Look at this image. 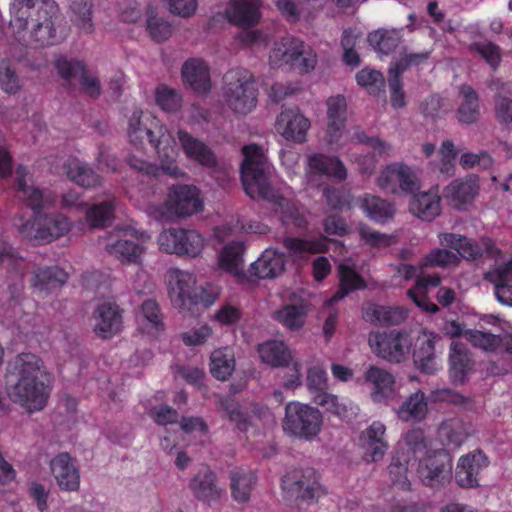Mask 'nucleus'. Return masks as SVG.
<instances>
[{
    "instance_id": "nucleus-43",
    "label": "nucleus",
    "mask_w": 512,
    "mask_h": 512,
    "mask_svg": "<svg viewBox=\"0 0 512 512\" xmlns=\"http://www.w3.org/2000/svg\"><path fill=\"white\" fill-rule=\"evenodd\" d=\"M339 288L330 298V302H337L356 290L367 287L364 278L351 266L341 264L338 267Z\"/></svg>"
},
{
    "instance_id": "nucleus-23",
    "label": "nucleus",
    "mask_w": 512,
    "mask_h": 512,
    "mask_svg": "<svg viewBox=\"0 0 512 512\" xmlns=\"http://www.w3.org/2000/svg\"><path fill=\"white\" fill-rule=\"evenodd\" d=\"M327 129L328 144L337 145L342 138L347 120V103L343 95L331 96L327 99Z\"/></svg>"
},
{
    "instance_id": "nucleus-64",
    "label": "nucleus",
    "mask_w": 512,
    "mask_h": 512,
    "mask_svg": "<svg viewBox=\"0 0 512 512\" xmlns=\"http://www.w3.org/2000/svg\"><path fill=\"white\" fill-rule=\"evenodd\" d=\"M470 50L478 53L493 70H496L502 61L501 49L493 42H474L470 45Z\"/></svg>"
},
{
    "instance_id": "nucleus-59",
    "label": "nucleus",
    "mask_w": 512,
    "mask_h": 512,
    "mask_svg": "<svg viewBox=\"0 0 512 512\" xmlns=\"http://www.w3.org/2000/svg\"><path fill=\"white\" fill-rule=\"evenodd\" d=\"M147 30L150 37L157 42L167 40L172 33L170 23L154 14L152 7H148L147 10Z\"/></svg>"
},
{
    "instance_id": "nucleus-63",
    "label": "nucleus",
    "mask_w": 512,
    "mask_h": 512,
    "mask_svg": "<svg viewBox=\"0 0 512 512\" xmlns=\"http://www.w3.org/2000/svg\"><path fill=\"white\" fill-rule=\"evenodd\" d=\"M432 51H422L419 53H407L403 55L399 60L390 64V73H395L402 77V74L410 69L411 67L420 66L428 61Z\"/></svg>"
},
{
    "instance_id": "nucleus-15",
    "label": "nucleus",
    "mask_w": 512,
    "mask_h": 512,
    "mask_svg": "<svg viewBox=\"0 0 512 512\" xmlns=\"http://www.w3.org/2000/svg\"><path fill=\"white\" fill-rule=\"evenodd\" d=\"M489 465L486 454L480 450H474L462 455L455 469V481L461 488L471 489L480 486V474Z\"/></svg>"
},
{
    "instance_id": "nucleus-2",
    "label": "nucleus",
    "mask_w": 512,
    "mask_h": 512,
    "mask_svg": "<svg viewBox=\"0 0 512 512\" xmlns=\"http://www.w3.org/2000/svg\"><path fill=\"white\" fill-rule=\"evenodd\" d=\"M10 11V26L23 45L53 46L66 37L60 29L59 7L55 0H11Z\"/></svg>"
},
{
    "instance_id": "nucleus-36",
    "label": "nucleus",
    "mask_w": 512,
    "mask_h": 512,
    "mask_svg": "<svg viewBox=\"0 0 512 512\" xmlns=\"http://www.w3.org/2000/svg\"><path fill=\"white\" fill-rule=\"evenodd\" d=\"M409 211L423 221H432L441 213L438 189H430L412 196Z\"/></svg>"
},
{
    "instance_id": "nucleus-14",
    "label": "nucleus",
    "mask_w": 512,
    "mask_h": 512,
    "mask_svg": "<svg viewBox=\"0 0 512 512\" xmlns=\"http://www.w3.org/2000/svg\"><path fill=\"white\" fill-rule=\"evenodd\" d=\"M165 205L168 212L177 217L191 216L203 209L199 190L190 185H173L169 189Z\"/></svg>"
},
{
    "instance_id": "nucleus-22",
    "label": "nucleus",
    "mask_w": 512,
    "mask_h": 512,
    "mask_svg": "<svg viewBox=\"0 0 512 512\" xmlns=\"http://www.w3.org/2000/svg\"><path fill=\"white\" fill-rule=\"evenodd\" d=\"M364 381L371 385L370 396L374 403L387 404L394 398L395 378L387 370L371 365L364 373Z\"/></svg>"
},
{
    "instance_id": "nucleus-62",
    "label": "nucleus",
    "mask_w": 512,
    "mask_h": 512,
    "mask_svg": "<svg viewBox=\"0 0 512 512\" xmlns=\"http://www.w3.org/2000/svg\"><path fill=\"white\" fill-rule=\"evenodd\" d=\"M464 338L474 347L485 351L494 352L499 350L500 335L468 329L464 334Z\"/></svg>"
},
{
    "instance_id": "nucleus-17",
    "label": "nucleus",
    "mask_w": 512,
    "mask_h": 512,
    "mask_svg": "<svg viewBox=\"0 0 512 512\" xmlns=\"http://www.w3.org/2000/svg\"><path fill=\"white\" fill-rule=\"evenodd\" d=\"M55 68L58 74L66 81L79 76V81L84 92L91 98H97L100 95V82L97 77L88 74L87 67L83 61L68 59L61 55L55 59Z\"/></svg>"
},
{
    "instance_id": "nucleus-52",
    "label": "nucleus",
    "mask_w": 512,
    "mask_h": 512,
    "mask_svg": "<svg viewBox=\"0 0 512 512\" xmlns=\"http://www.w3.org/2000/svg\"><path fill=\"white\" fill-rule=\"evenodd\" d=\"M244 252L243 242L233 241L227 244L219 256V266L228 273L239 275L243 270Z\"/></svg>"
},
{
    "instance_id": "nucleus-45",
    "label": "nucleus",
    "mask_w": 512,
    "mask_h": 512,
    "mask_svg": "<svg viewBox=\"0 0 512 512\" xmlns=\"http://www.w3.org/2000/svg\"><path fill=\"white\" fill-rule=\"evenodd\" d=\"M257 351L262 362L271 367H286L292 358L286 344L279 340H271L259 344Z\"/></svg>"
},
{
    "instance_id": "nucleus-1",
    "label": "nucleus",
    "mask_w": 512,
    "mask_h": 512,
    "mask_svg": "<svg viewBox=\"0 0 512 512\" xmlns=\"http://www.w3.org/2000/svg\"><path fill=\"white\" fill-rule=\"evenodd\" d=\"M126 133L130 144L136 149L144 151L150 146L161 160L159 167L134 155L127 157V164L142 183H149L161 172L174 178L183 175L176 164L175 139L158 117L148 111L136 109L128 117Z\"/></svg>"
},
{
    "instance_id": "nucleus-29",
    "label": "nucleus",
    "mask_w": 512,
    "mask_h": 512,
    "mask_svg": "<svg viewBox=\"0 0 512 512\" xmlns=\"http://www.w3.org/2000/svg\"><path fill=\"white\" fill-rule=\"evenodd\" d=\"M50 468L61 489L75 491L79 488V470L68 453L55 456L50 462Z\"/></svg>"
},
{
    "instance_id": "nucleus-13",
    "label": "nucleus",
    "mask_w": 512,
    "mask_h": 512,
    "mask_svg": "<svg viewBox=\"0 0 512 512\" xmlns=\"http://www.w3.org/2000/svg\"><path fill=\"white\" fill-rule=\"evenodd\" d=\"M368 343L378 357L391 363L404 361L410 347L407 335L396 330L372 332Z\"/></svg>"
},
{
    "instance_id": "nucleus-6",
    "label": "nucleus",
    "mask_w": 512,
    "mask_h": 512,
    "mask_svg": "<svg viewBox=\"0 0 512 512\" xmlns=\"http://www.w3.org/2000/svg\"><path fill=\"white\" fill-rule=\"evenodd\" d=\"M222 95L226 105L246 115L257 105L258 89L253 74L244 68H232L223 76Z\"/></svg>"
},
{
    "instance_id": "nucleus-34",
    "label": "nucleus",
    "mask_w": 512,
    "mask_h": 512,
    "mask_svg": "<svg viewBox=\"0 0 512 512\" xmlns=\"http://www.w3.org/2000/svg\"><path fill=\"white\" fill-rule=\"evenodd\" d=\"M408 317V310L400 306H383L367 303L363 306V318L373 324L399 325Z\"/></svg>"
},
{
    "instance_id": "nucleus-8",
    "label": "nucleus",
    "mask_w": 512,
    "mask_h": 512,
    "mask_svg": "<svg viewBox=\"0 0 512 512\" xmlns=\"http://www.w3.org/2000/svg\"><path fill=\"white\" fill-rule=\"evenodd\" d=\"M283 498L291 503L312 504L326 494L314 468H300L287 472L281 478Z\"/></svg>"
},
{
    "instance_id": "nucleus-58",
    "label": "nucleus",
    "mask_w": 512,
    "mask_h": 512,
    "mask_svg": "<svg viewBox=\"0 0 512 512\" xmlns=\"http://www.w3.org/2000/svg\"><path fill=\"white\" fill-rule=\"evenodd\" d=\"M440 436L448 445L461 446L467 438L463 423L458 419H450L442 423L439 429Z\"/></svg>"
},
{
    "instance_id": "nucleus-12",
    "label": "nucleus",
    "mask_w": 512,
    "mask_h": 512,
    "mask_svg": "<svg viewBox=\"0 0 512 512\" xmlns=\"http://www.w3.org/2000/svg\"><path fill=\"white\" fill-rule=\"evenodd\" d=\"M158 244L166 253L195 258L204 247V238L196 230L170 228L160 233Z\"/></svg>"
},
{
    "instance_id": "nucleus-40",
    "label": "nucleus",
    "mask_w": 512,
    "mask_h": 512,
    "mask_svg": "<svg viewBox=\"0 0 512 512\" xmlns=\"http://www.w3.org/2000/svg\"><path fill=\"white\" fill-rule=\"evenodd\" d=\"M473 361L466 346L453 341L449 352V373L454 383H463L468 371L472 368Z\"/></svg>"
},
{
    "instance_id": "nucleus-33",
    "label": "nucleus",
    "mask_w": 512,
    "mask_h": 512,
    "mask_svg": "<svg viewBox=\"0 0 512 512\" xmlns=\"http://www.w3.org/2000/svg\"><path fill=\"white\" fill-rule=\"evenodd\" d=\"M479 185L476 178L455 179L443 190L448 204L456 209L471 203L478 194Z\"/></svg>"
},
{
    "instance_id": "nucleus-5",
    "label": "nucleus",
    "mask_w": 512,
    "mask_h": 512,
    "mask_svg": "<svg viewBox=\"0 0 512 512\" xmlns=\"http://www.w3.org/2000/svg\"><path fill=\"white\" fill-rule=\"evenodd\" d=\"M241 164V181L245 193L252 199L274 200L270 184L271 164L258 144L245 145Z\"/></svg>"
},
{
    "instance_id": "nucleus-28",
    "label": "nucleus",
    "mask_w": 512,
    "mask_h": 512,
    "mask_svg": "<svg viewBox=\"0 0 512 512\" xmlns=\"http://www.w3.org/2000/svg\"><path fill=\"white\" fill-rule=\"evenodd\" d=\"M183 82L197 94H205L211 89L210 69L205 61L189 58L181 69Z\"/></svg>"
},
{
    "instance_id": "nucleus-31",
    "label": "nucleus",
    "mask_w": 512,
    "mask_h": 512,
    "mask_svg": "<svg viewBox=\"0 0 512 512\" xmlns=\"http://www.w3.org/2000/svg\"><path fill=\"white\" fill-rule=\"evenodd\" d=\"M286 256L276 249H266L251 265V274L259 279H274L285 271Z\"/></svg>"
},
{
    "instance_id": "nucleus-41",
    "label": "nucleus",
    "mask_w": 512,
    "mask_h": 512,
    "mask_svg": "<svg viewBox=\"0 0 512 512\" xmlns=\"http://www.w3.org/2000/svg\"><path fill=\"white\" fill-rule=\"evenodd\" d=\"M68 179L85 189H91L101 184V177L87 163L78 159H70L64 165Z\"/></svg>"
},
{
    "instance_id": "nucleus-21",
    "label": "nucleus",
    "mask_w": 512,
    "mask_h": 512,
    "mask_svg": "<svg viewBox=\"0 0 512 512\" xmlns=\"http://www.w3.org/2000/svg\"><path fill=\"white\" fill-rule=\"evenodd\" d=\"M441 337L432 332L424 331L416 339L413 360L419 370L427 374H434L438 370L436 356V343Z\"/></svg>"
},
{
    "instance_id": "nucleus-26",
    "label": "nucleus",
    "mask_w": 512,
    "mask_h": 512,
    "mask_svg": "<svg viewBox=\"0 0 512 512\" xmlns=\"http://www.w3.org/2000/svg\"><path fill=\"white\" fill-rule=\"evenodd\" d=\"M385 432V425L380 421H374L361 433L360 445L367 460L377 462L386 454L388 443L384 438Z\"/></svg>"
},
{
    "instance_id": "nucleus-35",
    "label": "nucleus",
    "mask_w": 512,
    "mask_h": 512,
    "mask_svg": "<svg viewBox=\"0 0 512 512\" xmlns=\"http://www.w3.org/2000/svg\"><path fill=\"white\" fill-rule=\"evenodd\" d=\"M177 136L187 158L209 168L217 165L215 154L204 142L194 138L185 130H179Z\"/></svg>"
},
{
    "instance_id": "nucleus-11",
    "label": "nucleus",
    "mask_w": 512,
    "mask_h": 512,
    "mask_svg": "<svg viewBox=\"0 0 512 512\" xmlns=\"http://www.w3.org/2000/svg\"><path fill=\"white\" fill-rule=\"evenodd\" d=\"M273 58H279L292 69L300 73H309L317 65L315 50L303 40L295 37H286L273 49Z\"/></svg>"
},
{
    "instance_id": "nucleus-16",
    "label": "nucleus",
    "mask_w": 512,
    "mask_h": 512,
    "mask_svg": "<svg viewBox=\"0 0 512 512\" xmlns=\"http://www.w3.org/2000/svg\"><path fill=\"white\" fill-rule=\"evenodd\" d=\"M123 312V309L112 301L98 304L92 314L94 333L101 339L114 337L121 331Z\"/></svg>"
},
{
    "instance_id": "nucleus-60",
    "label": "nucleus",
    "mask_w": 512,
    "mask_h": 512,
    "mask_svg": "<svg viewBox=\"0 0 512 512\" xmlns=\"http://www.w3.org/2000/svg\"><path fill=\"white\" fill-rule=\"evenodd\" d=\"M0 264L8 272H13L22 279L26 270V261L19 256L16 249L4 245L0 250Z\"/></svg>"
},
{
    "instance_id": "nucleus-50",
    "label": "nucleus",
    "mask_w": 512,
    "mask_h": 512,
    "mask_svg": "<svg viewBox=\"0 0 512 512\" xmlns=\"http://www.w3.org/2000/svg\"><path fill=\"white\" fill-rule=\"evenodd\" d=\"M401 29H378L368 34V42L373 49L383 55L393 53L402 41Z\"/></svg>"
},
{
    "instance_id": "nucleus-9",
    "label": "nucleus",
    "mask_w": 512,
    "mask_h": 512,
    "mask_svg": "<svg viewBox=\"0 0 512 512\" xmlns=\"http://www.w3.org/2000/svg\"><path fill=\"white\" fill-rule=\"evenodd\" d=\"M307 387L313 395V401L331 414L343 420L350 419L356 415L355 407L351 401L340 402L337 396L326 391L327 374L321 367L314 366L309 368L307 372Z\"/></svg>"
},
{
    "instance_id": "nucleus-10",
    "label": "nucleus",
    "mask_w": 512,
    "mask_h": 512,
    "mask_svg": "<svg viewBox=\"0 0 512 512\" xmlns=\"http://www.w3.org/2000/svg\"><path fill=\"white\" fill-rule=\"evenodd\" d=\"M453 461L445 449L432 450L419 459L417 473L426 487L440 489L452 479Z\"/></svg>"
},
{
    "instance_id": "nucleus-7",
    "label": "nucleus",
    "mask_w": 512,
    "mask_h": 512,
    "mask_svg": "<svg viewBox=\"0 0 512 512\" xmlns=\"http://www.w3.org/2000/svg\"><path fill=\"white\" fill-rule=\"evenodd\" d=\"M283 431L292 437L313 441L322 431L323 415L309 404L291 401L285 406Z\"/></svg>"
},
{
    "instance_id": "nucleus-27",
    "label": "nucleus",
    "mask_w": 512,
    "mask_h": 512,
    "mask_svg": "<svg viewBox=\"0 0 512 512\" xmlns=\"http://www.w3.org/2000/svg\"><path fill=\"white\" fill-rule=\"evenodd\" d=\"M484 279L494 286L499 303L512 306V261L502 263L484 273Z\"/></svg>"
},
{
    "instance_id": "nucleus-39",
    "label": "nucleus",
    "mask_w": 512,
    "mask_h": 512,
    "mask_svg": "<svg viewBox=\"0 0 512 512\" xmlns=\"http://www.w3.org/2000/svg\"><path fill=\"white\" fill-rule=\"evenodd\" d=\"M138 321L142 333L155 336L165 330L163 314L155 299H146L142 302Z\"/></svg>"
},
{
    "instance_id": "nucleus-25",
    "label": "nucleus",
    "mask_w": 512,
    "mask_h": 512,
    "mask_svg": "<svg viewBox=\"0 0 512 512\" xmlns=\"http://www.w3.org/2000/svg\"><path fill=\"white\" fill-rule=\"evenodd\" d=\"M106 251L115 256L122 263L139 264L144 248L137 242L128 238V231H119L111 235L106 243Z\"/></svg>"
},
{
    "instance_id": "nucleus-48",
    "label": "nucleus",
    "mask_w": 512,
    "mask_h": 512,
    "mask_svg": "<svg viewBox=\"0 0 512 512\" xmlns=\"http://www.w3.org/2000/svg\"><path fill=\"white\" fill-rule=\"evenodd\" d=\"M428 405L423 391L418 390L411 394L399 407V419L405 422H420L427 414Z\"/></svg>"
},
{
    "instance_id": "nucleus-57",
    "label": "nucleus",
    "mask_w": 512,
    "mask_h": 512,
    "mask_svg": "<svg viewBox=\"0 0 512 512\" xmlns=\"http://www.w3.org/2000/svg\"><path fill=\"white\" fill-rule=\"evenodd\" d=\"M156 104L165 112H176L182 106V96L177 90L159 85L155 92Z\"/></svg>"
},
{
    "instance_id": "nucleus-37",
    "label": "nucleus",
    "mask_w": 512,
    "mask_h": 512,
    "mask_svg": "<svg viewBox=\"0 0 512 512\" xmlns=\"http://www.w3.org/2000/svg\"><path fill=\"white\" fill-rule=\"evenodd\" d=\"M68 280V273L59 266L38 267L31 278V286L39 292L61 288Z\"/></svg>"
},
{
    "instance_id": "nucleus-32",
    "label": "nucleus",
    "mask_w": 512,
    "mask_h": 512,
    "mask_svg": "<svg viewBox=\"0 0 512 512\" xmlns=\"http://www.w3.org/2000/svg\"><path fill=\"white\" fill-rule=\"evenodd\" d=\"M231 497L239 504L250 501L257 484V474L252 469L235 467L229 473Z\"/></svg>"
},
{
    "instance_id": "nucleus-54",
    "label": "nucleus",
    "mask_w": 512,
    "mask_h": 512,
    "mask_svg": "<svg viewBox=\"0 0 512 512\" xmlns=\"http://www.w3.org/2000/svg\"><path fill=\"white\" fill-rule=\"evenodd\" d=\"M403 442L406 450L399 449L398 451H404L413 462H416L420 456H426L430 451L427 450L428 444L425 436V432L421 428H415L409 430L403 437Z\"/></svg>"
},
{
    "instance_id": "nucleus-20",
    "label": "nucleus",
    "mask_w": 512,
    "mask_h": 512,
    "mask_svg": "<svg viewBox=\"0 0 512 512\" xmlns=\"http://www.w3.org/2000/svg\"><path fill=\"white\" fill-rule=\"evenodd\" d=\"M188 487L198 501L206 504L218 502L225 493L218 484L216 473L209 468L195 474L189 481Z\"/></svg>"
},
{
    "instance_id": "nucleus-47",
    "label": "nucleus",
    "mask_w": 512,
    "mask_h": 512,
    "mask_svg": "<svg viewBox=\"0 0 512 512\" xmlns=\"http://www.w3.org/2000/svg\"><path fill=\"white\" fill-rule=\"evenodd\" d=\"M459 93L462 101L457 110L458 119L461 123L472 124L480 115L479 95L472 86L467 84L460 86Z\"/></svg>"
},
{
    "instance_id": "nucleus-3",
    "label": "nucleus",
    "mask_w": 512,
    "mask_h": 512,
    "mask_svg": "<svg viewBox=\"0 0 512 512\" xmlns=\"http://www.w3.org/2000/svg\"><path fill=\"white\" fill-rule=\"evenodd\" d=\"M7 372L17 378L9 391L13 402L29 412L42 410L50 396V375L43 360L33 353H20L7 365Z\"/></svg>"
},
{
    "instance_id": "nucleus-44",
    "label": "nucleus",
    "mask_w": 512,
    "mask_h": 512,
    "mask_svg": "<svg viewBox=\"0 0 512 512\" xmlns=\"http://www.w3.org/2000/svg\"><path fill=\"white\" fill-rule=\"evenodd\" d=\"M414 464L415 462L404 451H396L388 467L389 476L394 486L403 491L411 490L409 467Z\"/></svg>"
},
{
    "instance_id": "nucleus-55",
    "label": "nucleus",
    "mask_w": 512,
    "mask_h": 512,
    "mask_svg": "<svg viewBox=\"0 0 512 512\" xmlns=\"http://www.w3.org/2000/svg\"><path fill=\"white\" fill-rule=\"evenodd\" d=\"M220 407L226 412L230 422L234 423L238 430L246 432L250 427L247 413L243 412L240 404L231 397H224L220 401Z\"/></svg>"
},
{
    "instance_id": "nucleus-53",
    "label": "nucleus",
    "mask_w": 512,
    "mask_h": 512,
    "mask_svg": "<svg viewBox=\"0 0 512 512\" xmlns=\"http://www.w3.org/2000/svg\"><path fill=\"white\" fill-rule=\"evenodd\" d=\"M115 208L114 199L91 205L85 212V219L91 228H105L114 219Z\"/></svg>"
},
{
    "instance_id": "nucleus-42",
    "label": "nucleus",
    "mask_w": 512,
    "mask_h": 512,
    "mask_svg": "<svg viewBox=\"0 0 512 512\" xmlns=\"http://www.w3.org/2000/svg\"><path fill=\"white\" fill-rule=\"evenodd\" d=\"M282 244L291 253V255L297 257H302L305 254L325 253L329 249V241L325 236L313 239L285 237Z\"/></svg>"
},
{
    "instance_id": "nucleus-46",
    "label": "nucleus",
    "mask_w": 512,
    "mask_h": 512,
    "mask_svg": "<svg viewBox=\"0 0 512 512\" xmlns=\"http://www.w3.org/2000/svg\"><path fill=\"white\" fill-rule=\"evenodd\" d=\"M309 305L286 304L274 312V319L291 331L299 330L306 322Z\"/></svg>"
},
{
    "instance_id": "nucleus-19",
    "label": "nucleus",
    "mask_w": 512,
    "mask_h": 512,
    "mask_svg": "<svg viewBox=\"0 0 512 512\" xmlns=\"http://www.w3.org/2000/svg\"><path fill=\"white\" fill-rule=\"evenodd\" d=\"M439 242L442 246L454 249L462 258L467 260H478L484 256L495 257L500 253L491 241L485 242V249L483 250L478 243L455 233L439 234Z\"/></svg>"
},
{
    "instance_id": "nucleus-4",
    "label": "nucleus",
    "mask_w": 512,
    "mask_h": 512,
    "mask_svg": "<svg viewBox=\"0 0 512 512\" xmlns=\"http://www.w3.org/2000/svg\"><path fill=\"white\" fill-rule=\"evenodd\" d=\"M25 204L33 210V218L19 228L20 234L38 244L50 243L70 230V222L61 214H42V209L52 202L38 187L25 185L17 189Z\"/></svg>"
},
{
    "instance_id": "nucleus-38",
    "label": "nucleus",
    "mask_w": 512,
    "mask_h": 512,
    "mask_svg": "<svg viewBox=\"0 0 512 512\" xmlns=\"http://www.w3.org/2000/svg\"><path fill=\"white\" fill-rule=\"evenodd\" d=\"M171 297L175 305L180 309L190 310L193 293L195 292V278L191 273L175 270L171 275Z\"/></svg>"
},
{
    "instance_id": "nucleus-18",
    "label": "nucleus",
    "mask_w": 512,
    "mask_h": 512,
    "mask_svg": "<svg viewBox=\"0 0 512 512\" xmlns=\"http://www.w3.org/2000/svg\"><path fill=\"white\" fill-rule=\"evenodd\" d=\"M310 120L298 108H287L277 116L275 127L277 132L287 141L304 143L310 129Z\"/></svg>"
},
{
    "instance_id": "nucleus-61",
    "label": "nucleus",
    "mask_w": 512,
    "mask_h": 512,
    "mask_svg": "<svg viewBox=\"0 0 512 512\" xmlns=\"http://www.w3.org/2000/svg\"><path fill=\"white\" fill-rule=\"evenodd\" d=\"M357 83L365 87L370 94L384 91L385 79L383 74L375 69L363 68L356 74Z\"/></svg>"
},
{
    "instance_id": "nucleus-30",
    "label": "nucleus",
    "mask_w": 512,
    "mask_h": 512,
    "mask_svg": "<svg viewBox=\"0 0 512 512\" xmlns=\"http://www.w3.org/2000/svg\"><path fill=\"white\" fill-rule=\"evenodd\" d=\"M309 172L317 176H325L337 182L347 178V169L337 156L315 153L308 157Z\"/></svg>"
},
{
    "instance_id": "nucleus-51",
    "label": "nucleus",
    "mask_w": 512,
    "mask_h": 512,
    "mask_svg": "<svg viewBox=\"0 0 512 512\" xmlns=\"http://www.w3.org/2000/svg\"><path fill=\"white\" fill-rule=\"evenodd\" d=\"M235 368V358L232 349L225 347L216 349L210 356V372L214 378L226 381Z\"/></svg>"
},
{
    "instance_id": "nucleus-49",
    "label": "nucleus",
    "mask_w": 512,
    "mask_h": 512,
    "mask_svg": "<svg viewBox=\"0 0 512 512\" xmlns=\"http://www.w3.org/2000/svg\"><path fill=\"white\" fill-rule=\"evenodd\" d=\"M360 207L368 218L377 223H385L392 219L395 214L392 203L371 194L364 195Z\"/></svg>"
},
{
    "instance_id": "nucleus-56",
    "label": "nucleus",
    "mask_w": 512,
    "mask_h": 512,
    "mask_svg": "<svg viewBox=\"0 0 512 512\" xmlns=\"http://www.w3.org/2000/svg\"><path fill=\"white\" fill-rule=\"evenodd\" d=\"M70 9L75 17L74 21L78 28L87 34L94 31L92 22V4L84 0H73Z\"/></svg>"
},
{
    "instance_id": "nucleus-24",
    "label": "nucleus",
    "mask_w": 512,
    "mask_h": 512,
    "mask_svg": "<svg viewBox=\"0 0 512 512\" xmlns=\"http://www.w3.org/2000/svg\"><path fill=\"white\" fill-rule=\"evenodd\" d=\"M261 0H231L225 14L229 23L249 28L258 24L261 18Z\"/></svg>"
}]
</instances>
